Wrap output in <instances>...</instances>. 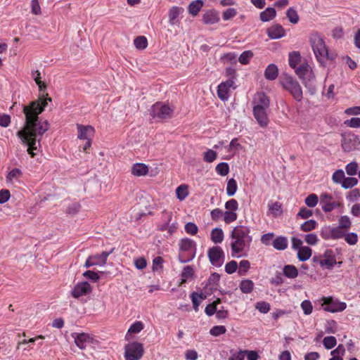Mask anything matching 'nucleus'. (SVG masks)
<instances>
[{"label": "nucleus", "instance_id": "nucleus-1", "mask_svg": "<svg viewBox=\"0 0 360 360\" xmlns=\"http://www.w3.org/2000/svg\"><path fill=\"white\" fill-rule=\"evenodd\" d=\"M46 98L41 96L23 107V112L25 115V126L17 133V136L22 143L28 146L27 152L32 158L35 155L33 151L37 149V137L42 136L49 127L46 120L42 121L39 117V115L47 105L48 101H51V98L49 97L48 93L46 94Z\"/></svg>", "mask_w": 360, "mask_h": 360}, {"label": "nucleus", "instance_id": "nucleus-2", "mask_svg": "<svg viewBox=\"0 0 360 360\" xmlns=\"http://www.w3.org/2000/svg\"><path fill=\"white\" fill-rule=\"evenodd\" d=\"M248 226L239 225L233 228L230 235L232 257H239L238 254L249 249L252 240Z\"/></svg>", "mask_w": 360, "mask_h": 360}, {"label": "nucleus", "instance_id": "nucleus-3", "mask_svg": "<svg viewBox=\"0 0 360 360\" xmlns=\"http://www.w3.org/2000/svg\"><path fill=\"white\" fill-rule=\"evenodd\" d=\"M309 41L316 60L323 63L329 58L328 49L323 37L317 32L311 34Z\"/></svg>", "mask_w": 360, "mask_h": 360}, {"label": "nucleus", "instance_id": "nucleus-4", "mask_svg": "<svg viewBox=\"0 0 360 360\" xmlns=\"http://www.w3.org/2000/svg\"><path fill=\"white\" fill-rule=\"evenodd\" d=\"M280 82L283 88L288 91L295 100L297 101L302 100V89L295 79L289 75H283L281 77Z\"/></svg>", "mask_w": 360, "mask_h": 360}, {"label": "nucleus", "instance_id": "nucleus-5", "mask_svg": "<svg viewBox=\"0 0 360 360\" xmlns=\"http://www.w3.org/2000/svg\"><path fill=\"white\" fill-rule=\"evenodd\" d=\"M174 109L162 102H156L150 109V115L156 121L172 118Z\"/></svg>", "mask_w": 360, "mask_h": 360}, {"label": "nucleus", "instance_id": "nucleus-6", "mask_svg": "<svg viewBox=\"0 0 360 360\" xmlns=\"http://www.w3.org/2000/svg\"><path fill=\"white\" fill-rule=\"evenodd\" d=\"M179 250L187 254L186 257L184 254H179V258L181 263H186L192 260L195 256L196 243L192 239L186 238L180 240Z\"/></svg>", "mask_w": 360, "mask_h": 360}, {"label": "nucleus", "instance_id": "nucleus-7", "mask_svg": "<svg viewBox=\"0 0 360 360\" xmlns=\"http://www.w3.org/2000/svg\"><path fill=\"white\" fill-rule=\"evenodd\" d=\"M143 345L140 342H130L124 347L125 360H139L143 356Z\"/></svg>", "mask_w": 360, "mask_h": 360}, {"label": "nucleus", "instance_id": "nucleus-8", "mask_svg": "<svg viewBox=\"0 0 360 360\" xmlns=\"http://www.w3.org/2000/svg\"><path fill=\"white\" fill-rule=\"evenodd\" d=\"M238 202L236 199H230L226 201L224 207L226 211L224 212V221L226 224H229L233 221H235L238 218V214L236 213L238 210Z\"/></svg>", "mask_w": 360, "mask_h": 360}, {"label": "nucleus", "instance_id": "nucleus-9", "mask_svg": "<svg viewBox=\"0 0 360 360\" xmlns=\"http://www.w3.org/2000/svg\"><path fill=\"white\" fill-rule=\"evenodd\" d=\"M333 196L327 193H323L320 195V204L324 212H330L336 207L342 205L341 201H333Z\"/></svg>", "mask_w": 360, "mask_h": 360}, {"label": "nucleus", "instance_id": "nucleus-10", "mask_svg": "<svg viewBox=\"0 0 360 360\" xmlns=\"http://www.w3.org/2000/svg\"><path fill=\"white\" fill-rule=\"evenodd\" d=\"M207 256L211 264L215 266H221L224 262V252L219 246H214L207 251Z\"/></svg>", "mask_w": 360, "mask_h": 360}, {"label": "nucleus", "instance_id": "nucleus-11", "mask_svg": "<svg viewBox=\"0 0 360 360\" xmlns=\"http://www.w3.org/2000/svg\"><path fill=\"white\" fill-rule=\"evenodd\" d=\"M323 305H325L324 310L332 313L344 311L347 304L345 302H340L332 297H323Z\"/></svg>", "mask_w": 360, "mask_h": 360}, {"label": "nucleus", "instance_id": "nucleus-12", "mask_svg": "<svg viewBox=\"0 0 360 360\" xmlns=\"http://www.w3.org/2000/svg\"><path fill=\"white\" fill-rule=\"evenodd\" d=\"M234 79L229 78L226 82H221L217 87V96L221 101H226L229 96L231 88L235 89Z\"/></svg>", "mask_w": 360, "mask_h": 360}, {"label": "nucleus", "instance_id": "nucleus-13", "mask_svg": "<svg viewBox=\"0 0 360 360\" xmlns=\"http://www.w3.org/2000/svg\"><path fill=\"white\" fill-rule=\"evenodd\" d=\"M92 289L90 284L86 282H81L77 283L71 292V295L75 298H79L81 296L89 294Z\"/></svg>", "mask_w": 360, "mask_h": 360}, {"label": "nucleus", "instance_id": "nucleus-14", "mask_svg": "<svg viewBox=\"0 0 360 360\" xmlns=\"http://www.w3.org/2000/svg\"><path fill=\"white\" fill-rule=\"evenodd\" d=\"M269 98L264 93H257L255 94L253 99V109H257V108L260 109H269Z\"/></svg>", "mask_w": 360, "mask_h": 360}, {"label": "nucleus", "instance_id": "nucleus-15", "mask_svg": "<svg viewBox=\"0 0 360 360\" xmlns=\"http://www.w3.org/2000/svg\"><path fill=\"white\" fill-rule=\"evenodd\" d=\"M72 337L75 340L76 345L81 349H84L88 343L91 342V338L85 333H73Z\"/></svg>", "mask_w": 360, "mask_h": 360}, {"label": "nucleus", "instance_id": "nucleus-16", "mask_svg": "<svg viewBox=\"0 0 360 360\" xmlns=\"http://www.w3.org/2000/svg\"><path fill=\"white\" fill-rule=\"evenodd\" d=\"M268 109H253V115L257 122L261 127H266L269 122V120L266 113Z\"/></svg>", "mask_w": 360, "mask_h": 360}, {"label": "nucleus", "instance_id": "nucleus-17", "mask_svg": "<svg viewBox=\"0 0 360 360\" xmlns=\"http://www.w3.org/2000/svg\"><path fill=\"white\" fill-rule=\"evenodd\" d=\"M319 264L321 267L331 269L336 264V258L331 251H327L319 259Z\"/></svg>", "mask_w": 360, "mask_h": 360}, {"label": "nucleus", "instance_id": "nucleus-18", "mask_svg": "<svg viewBox=\"0 0 360 360\" xmlns=\"http://www.w3.org/2000/svg\"><path fill=\"white\" fill-rule=\"evenodd\" d=\"M78 130V139L82 140L91 139V137L94 136V128L90 125L83 126L82 124H77Z\"/></svg>", "mask_w": 360, "mask_h": 360}, {"label": "nucleus", "instance_id": "nucleus-19", "mask_svg": "<svg viewBox=\"0 0 360 360\" xmlns=\"http://www.w3.org/2000/svg\"><path fill=\"white\" fill-rule=\"evenodd\" d=\"M266 34L270 39H277L285 35V30L281 25L276 24L267 29Z\"/></svg>", "mask_w": 360, "mask_h": 360}, {"label": "nucleus", "instance_id": "nucleus-20", "mask_svg": "<svg viewBox=\"0 0 360 360\" xmlns=\"http://www.w3.org/2000/svg\"><path fill=\"white\" fill-rule=\"evenodd\" d=\"M219 20L218 13L213 10L207 11L202 16V21L205 24L213 25L218 22Z\"/></svg>", "mask_w": 360, "mask_h": 360}, {"label": "nucleus", "instance_id": "nucleus-21", "mask_svg": "<svg viewBox=\"0 0 360 360\" xmlns=\"http://www.w3.org/2000/svg\"><path fill=\"white\" fill-rule=\"evenodd\" d=\"M148 173V167L143 163H136L131 167V174L135 176H146Z\"/></svg>", "mask_w": 360, "mask_h": 360}, {"label": "nucleus", "instance_id": "nucleus-22", "mask_svg": "<svg viewBox=\"0 0 360 360\" xmlns=\"http://www.w3.org/2000/svg\"><path fill=\"white\" fill-rule=\"evenodd\" d=\"M295 73L302 79H305L310 77L311 75V69L310 66L307 64H302L297 68L295 69Z\"/></svg>", "mask_w": 360, "mask_h": 360}, {"label": "nucleus", "instance_id": "nucleus-23", "mask_svg": "<svg viewBox=\"0 0 360 360\" xmlns=\"http://www.w3.org/2000/svg\"><path fill=\"white\" fill-rule=\"evenodd\" d=\"M276 15V11L275 8L272 7H268L264 11L260 13L259 18L262 22H269L274 19Z\"/></svg>", "mask_w": 360, "mask_h": 360}, {"label": "nucleus", "instance_id": "nucleus-24", "mask_svg": "<svg viewBox=\"0 0 360 360\" xmlns=\"http://www.w3.org/2000/svg\"><path fill=\"white\" fill-rule=\"evenodd\" d=\"M203 6V1L202 0H195L191 1L188 7V13L193 16L198 14L200 11Z\"/></svg>", "mask_w": 360, "mask_h": 360}, {"label": "nucleus", "instance_id": "nucleus-25", "mask_svg": "<svg viewBox=\"0 0 360 360\" xmlns=\"http://www.w3.org/2000/svg\"><path fill=\"white\" fill-rule=\"evenodd\" d=\"M278 68L274 64H270L269 65L265 71H264V76L266 79L269 80H274L278 77Z\"/></svg>", "mask_w": 360, "mask_h": 360}, {"label": "nucleus", "instance_id": "nucleus-26", "mask_svg": "<svg viewBox=\"0 0 360 360\" xmlns=\"http://www.w3.org/2000/svg\"><path fill=\"white\" fill-rule=\"evenodd\" d=\"M312 254V250L307 246L300 248L297 252V258L300 261L304 262L309 259Z\"/></svg>", "mask_w": 360, "mask_h": 360}, {"label": "nucleus", "instance_id": "nucleus-27", "mask_svg": "<svg viewBox=\"0 0 360 360\" xmlns=\"http://www.w3.org/2000/svg\"><path fill=\"white\" fill-rule=\"evenodd\" d=\"M210 237L213 243H221L224 238V232L221 229L215 228L212 230Z\"/></svg>", "mask_w": 360, "mask_h": 360}, {"label": "nucleus", "instance_id": "nucleus-28", "mask_svg": "<svg viewBox=\"0 0 360 360\" xmlns=\"http://www.w3.org/2000/svg\"><path fill=\"white\" fill-rule=\"evenodd\" d=\"M184 12V8L179 6H173L169 11V23L174 25L179 15Z\"/></svg>", "mask_w": 360, "mask_h": 360}, {"label": "nucleus", "instance_id": "nucleus-29", "mask_svg": "<svg viewBox=\"0 0 360 360\" xmlns=\"http://www.w3.org/2000/svg\"><path fill=\"white\" fill-rule=\"evenodd\" d=\"M272 245L278 250H283L288 248V240L285 237H277L273 240Z\"/></svg>", "mask_w": 360, "mask_h": 360}, {"label": "nucleus", "instance_id": "nucleus-30", "mask_svg": "<svg viewBox=\"0 0 360 360\" xmlns=\"http://www.w3.org/2000/svg\"><path fill=\"white\" fill-rule=\"evenodd\" d=\"M240 289L245 294L250 293L254 288V283L250 279L243 280L240 283Z\"/></svg>", "mask_w": 360, "mask_h": 360}, {"label": "nucleus", "instance_id": "nucleus-31", "mask_svg": "<svg viewBox=\"0 0 360 360\" xmlns=\"http://www.w3.org/2000/svg\"><path fill=\"white\" fill-rule=\"evenodd\" d=\"M301 60L300 53L298 51H292L289 54V65L296 69L297 65L300 63Z\"/></svg>", "mask_w": 360, "mask_h": 360}, {"label": "nucleus", "instance_id": "nucleus-32", "mask_svg": "<svg viewBox=\"0 0 360 360\" xmlns=\"http://www.w3.org/2000/svg\"><path fill=\"white\" fill-rule=\"evenodd\" d=\"M283 274L289 278H295L298 276V271L293 265H285L283 268Z\"/></svg>", "mask_w": 360, "mask_h": 360}, {"label": "nucleus", "instance_id": "nucleus-33", "mask_svg": "<svg viewBox=\"0 0 360 360\" xmlns=\"http://www.w3.org/2000/svg\"><path fill=\"white\" fill-rule=\"evenodd\" d=\"M176 197L180 200H184L188 195V188L186 184H181L176 189Z\"/></svg>", "mask_w": 360, "mask_h": 360}, {"label": "nucleus", "instance_id": "nucleus-34", "mask_svg": "<svg viewBox=\"0 0 360 360\" xmlns=\"http://www.w3.org/2000/svg\"><path fill=\"white\" fill-rule=\"evenodd\" d=\"M286 16L292 24H297L299 22V15L297 11L293 7H290L287 10Z\"/></svg>", "mask_w": 360, "mask_h": 360}, {"label": "nucleus", "instance_id": "nucleus-35", "mask_svg": "<svg viewBox=\"0 0 360 360\" xmlns=\"http://www.w3.org/2000/svg\"><path fill=\"white\" fill-rule=\"evenodd\" d=\"M352 221L349 217L347 215L341 216L338 219V226L341 229H344L345 231L349 230L351 228Z\"/></svg>", "mask_w": 360, "mask_h": 360}, {"label": "nucleus", "instance_id": "nucleus-36", "mask_svg": "<svg viewBox=\"0 0 360 360\" xmlns=\"http://www.w3.org/2000/svg\"><path fill=\"white\" fill-rule=\"evenodd\" d=\"M194 270L191 266H186L181 274V283L186 282L187 280L191 278L193 276Z\"/></svg>", "mask_w": 360, "mask_h": 360}, {"label": "nucleus", "instance_id": "nucleus-37", "mask_svg": "<svg viewBox=\"0 0 360 360\" xmlns=\"http://www.w3.org/2000/svg\"><path fill=\"white\" fill-rule=\"evenodd\" d=\"M219 303H221V300L219 298H217L212 303L207 304L205 309V314L209 316H212L214 314H216L217 309V304Z\"/></svg>", "mask_w": 360, "mask_h": 360}, {"label": "nucleus", "instance_id": "nucleus-38", "mask_svg": "<svg viewBox=\"0 0 360 360\" xmlns=\"http://www.w3.org/2000/svg\"><path fill=\"white\" fill-rule=\"evenodd\" d=\"M237 182L234 179H231L227 182L226 193L229 196H233L237 191Z\"/></svg>", "mask_w": 360, "mask_h": 360}, {"label": "nucleus", "instance_id": "nucleus-39", "mask_svg": "<svg viewBox=\"0 0 360 360\" xmlns=\"http://www.w3.org/2000/svg\"><path fill=\"white\" fill-rule=\"evenodd\" d=\"M269 210L274 217H277L282 214V205L279 202L269 204Z\"/></svg>", "mask_w": 360, "mask_h": 360}, {"label": "nucleus", "instance_id": "nucleus-40", "mask_svg": "<svg viewBox=\"0 0 360 360\" xmlns=\"http://www.w3.org/2000/svg\"><path fill=\"white\" fill-rule=\"evenodd\" d=\"M22 173L20 169L14 168L11 171L9 172L8 175L6 176L7 181H13V180H19L21 177Z\"/></svg>", "mask_w": 360, "mask_h": 360}, {"label": "nucleus", "instance_id": "nucleus-41", "mask_svg": "<svg viewBox=\"0 0 360 360\" xmlns=\"http://www.w3.org/2000/svg\"><path fill=\"white\" fill-rule=\"evenodd\" d=\"M215 170L218 174L224 176L229 172V164L226 162H220L216 166Z\"/></svg>", "mask_w": 360, "mask_h": 360}, {"label": "nucleus", "instance_id": "nucleus-42", "mask_svg": "<svg viewBox=\"0 0 360 360\" xmlns=\"http://www.w3.org/2000/svg\"><path fill=\"white\" fill-rule=\"evenodd\" d=\"M317 225H318V224L315 220L310 219V220H308V221H305L304 223H303L301 225L300 229L302 231H303L304 232H309V231H311L315 229L316 228Z\"/></svg>", "mask_w": 360, "mask_h": 360}, {"label": "nucleus", "instance_id": "nucleus-43", "mask_svg": "<svg viewBox=\"0 0 360 360\" xmlns=\"http://www.w3.org/2000/svg\"><path fill=\"white\" fill-rule=\"evenodd\" d=\"M134 44L138 49H144L148 46V41L146 37L139 36L135 38Z\"/></svg>", "mask_w": 360, "mask_h": 360}, {"label": "nucleus", "instance_id": "nucleus-44", "mask_svg": "<svg viewBox=\"0 0 360 360\" xmlns=\"http://www.w3.org/2000/svg\"><path fill=\"white\" fill-rule=\"evenodd\" d=\"M217 158V153L216 151L208 149L203 153V160L207 162H213Z\"/></svg>", "mask_w": 360, "mask_h": 360}, {"label": "nucleus", "instance_id": "nucleus-45", "mask_svg": "<svg viewBox=\"0 0 360 360\" xmlns=\"http://www.w3.org/2000/svg\"><path fill=\"white\" fill-rule=\"evenodd\" d=\"M252 57L253 53L251 51H245L239 56L238 61L243 65H246Z\"/></svg>", "mask_w": 360, "mask_h": 360}, {"label": "nucleus", "instance_id": "nucleus-46", "mask_svg": "<svg viewBox=\"0 0 360 360\" xmlns=\"http://www.w3.org/2000/svg\"><path fill=\"white\" fill-rule=\"evenodd\" d=\"M345 179V172L342 169L336 170L332 176V180L335 184H342Z\"/></svg>", "mask_w": 360, "mask_h": 360}, {"label": "nucleus", "instance_id": "nucleus-47", "mask_svg": "<svg viewBox=\"0 0 360 360\" xmlns=\"http://www.w3.org/2000/svg\"><path fill=\"white\" fill-rule=\"evenodd\" d=\"M337 344L336 338L334 336H328L323 338V345L325 348L330 349Z\"/></svg>", "mask_w": 360, "mask_h": 360}, {"label": "nucleus", "instance_id": "nucleus-48", "mask_svg": "<svg viewBox=\"0 0 360 360\" xmlns=\"http://www.w3.org/2000/svg\"><path fill=\"white\" fill-rule=\"evenodd\" d=\"M255 308L258 309L259 312L266 314L270 311L271 307L269 303L261 301L256 303Z\"/></svg>", "mask_w": 360, "mask_h": 360}, {"label": "nucleus", "instance_id": "nucleus-49", "mask_svg": "<svg viewBox=\"0 0 360 360\" xmlns=\"http://www.w3.org/2000/svg\"><path fill=\"white\" fill-rule=\"evenodd\" d=\"M319 202V198L317 195L311 193L304 200L305 204L309 207H315Z\"/></svg>", "mask_w": 360, "mask_h": 360}, {"label": "nucleus", "instance_id": "nucleus-50", "mask_svg": "<svg viewBox=\"0 0 360 360\" xmlns=\"http://www.w3.org/2000/svg\"><path fill=\"white\" fill-rule=\"evenodd\" d=\"M358 184V180L355 177H347L345 179L342 184L344 188H352Z\"/></svg>", "mask_w": 360, "mask_h": 360}, {"label": "nucleus", "instance_id": "nucleus-51", "mask_svg": "<svg viewBox=\"0 0 360 360\" xmlns=\"http://www.w3.org/2000/svg\"><path fill=\"white\" fill-rule=\"evenodd\" d=\"M345 240L350 245H354L358 242V236L356 233L351 232L348 233H345V236L343 237Z\"/></svg>", "mask_w": 360, "mask_h": 360}, {"label": "nucleus", "instance_id": "nucleus-52", "mask_svg": "<svg viewBox=\"0 0 360 360\" xmlns=\"http://www.w3.org/2000/svg\"><path fill=\"white\" fill-rule=\"evenodd\" d=\"M226 328L224 326H215L212 327L210 330V333L214 337L223 335L226 333Z\"/></svg>", "mask_w": 360, "mask_h": 360}, {"label": "nucleus", "instance_id": "nucleus-53", "mask_svg": "<svg viewBox=\"0 0 360 360\" xmlns=\"http://www.w3.org/2000/svg\"><path fill=\"white\" fill-rule=\"evenodd\" d=\"M331 231L333 240L342 238L345 236V233L346 232L344 229L339 226L332 227Z\"/></svg>", "mask_w": 360, "mask_h": 360}, {"label": "nucleus", "instance_id": "nucleus-54", "mask_svg": "<svg viewBox=\"0 0 360 360\" xmlns=\"http://www.w3.org/2000/svg\"><path fill=\"white\" fill-rule=\"evenodd\" d=\"M346 172L349 176L356 174L358 170V164L356 162H352L345 167Z\"/></svg>", "mask_w": 360, "mask_h": 360}, {"label": "nucleus", "instance_id": "nucleus-55", "mask_svg": "<svg viewBox=\"0 0 360 360\" xmlns=\"http://www.w3.org/2000/svg\"><path fill=\"white\" fill-rule=\"evenodd\" d=\"M250 267V263L248 260H241L239 263L238 274L245 275Z\"/></svg>", "mask_w": 360, "mask_h": 360}, {"label": "nucleus", "instance_id": "nucleus-56", "mask_svg": "<svg viewBox=\"0 0 360 360\" xmlns=\"http://www.w3.org/2000/svg\"><path fill=\"white\" fill-rule=\"evenodd\" d=\"M185 231L190 235L195 236L198 231L197 225L192 222H188L185 225Z\"/></svg>", "mask_w": 360, "mask_h": 360}, {"label": "nucleus", "instance_id": "nucleus-57", "mask_svg": "<svg viewBox=\"0 0 360 360\" xmlns=\"http://www.w3.org/2000/svg\"><path fill=\"white\" fill-rule=\"evenodd\" d=\"M143 329V324L141 321H136L131 325L128 330L129 333H138Z\"/></svg>", "mask_w": 360, "mask_h": 360}, {"label": "nucleus", "instance_id": "nucleus-58", "mask_svg": "<svg viewBox=\"0 0 360 360\" xmlns=\"http://www.w3.org/2000/svg\"><path fill=\"white\" fill-rule=\"evenodd\" d=\"M237 14V11L233 8H230L224 11L222 13V18L224 20H229L233 18Z\"/></svg>", "mask_w": 360, "mask_h": 360}, {"label": "nucleus", "instance_id": "nucleus-59", "mask_svg": "<svg viewBox=\"0 0 360 360\" xmlns=\"http://www.w3.org/2000/svg\"><path fill=\"white\" fill-rule=\"evenodd\" d=\"M192 303L193 305V309L195 311H198V307L200 304V300L199 298L202 299V297L201 295H199L198 293L194 292L191 295Z\"/></svg>", "mask_w": 360, "mask_h": 360}, {"label": "nucleus", "instance_id": "nucleus-60", "mask_svg": "<svg viewBox=\"0 0 360 360\" xmlns=\"http://www.w3.org/2000/svg\"><path fill=\"white\" fill-rule=\"evenodd\" d=\"M312 214L313 212L311 210L303 207L300 208L299 212L297 214V217L306 219L311 217Z\"/></svg>", "mask_w": 360, "mask_h": 360}, {"label": "nucleus", "instance_id": "nucleus-61", "mask_svg": "<svg viewBox=\"0 0 360 360\" xmlns=\"http://www.w3.org/2000/svg\"><path fill=\"white\" fill-rule=\"evenodd\" d=\"M237 269L238 263L235 260H232L225 265V271L229 274L234 273L237 270Z\"/></svg>", "mask_w": 360, "mask_h": 360}, {"label": "nucleus", "instance_id": "nucleus-62", "mask_svg": "<svg viewBox=\"0 0 360 360\" xmlns=\"http://www.w3.org/2000/svg\"><path fill=\"white\" fill-rule=\"evenodd\" d=\"M301 307L306 315H309L312 312L313 307L309 300H304L301 303Z\"/></svg>", "mask_w": 360, "mask_h": 360}, {"label": "nucleus", "instance_id": "nucleus-63", "mask_svg": "<svg viewBox=\"0 0 360 360\" xmlns=\"http://www.w3.org/2000/svg\"><path fill=\"white\" fill-rule=\"evenodd\" d=\"M83 276L90 279L94 282L98 281L100 279V276L97 272L93 271H86L83 273Z\"/></svg>", "mask_w": 360, "mask_h": 360}, {"label": "nucleus", "instance_id": "nucleus-64", "mask_svg": "<svg viewBox=\"0 0 360 360\" xmlns=\"http://www.w3.org/2000/svg\"><path fill=\"white\" fill-rule=\"evenodd\" d=\"M345 124L352 128L360 127V117H352L345 122Z\"/></svg>", "mask_w": 360, "mask_h": 360}]
</instances>
